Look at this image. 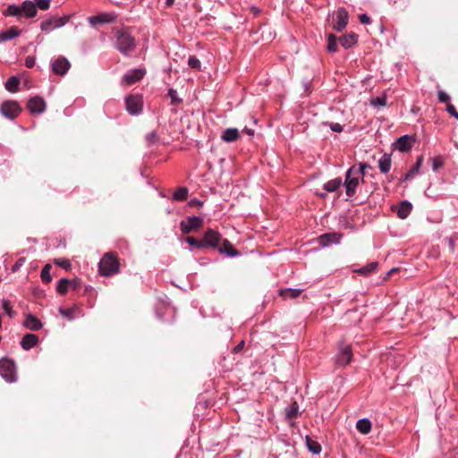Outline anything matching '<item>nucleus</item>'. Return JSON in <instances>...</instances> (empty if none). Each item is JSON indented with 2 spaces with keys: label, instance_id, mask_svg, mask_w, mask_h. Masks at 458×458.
I'll return each instance as SVG.
<instances>
[{
  "label": "nucleus",
  "instance_id": "1",
  "mask_svg": "<svg viewBox=\"0 0 458 458\" xmlns=\"http://www.w3.org/2000/svg\"><path fill=\"white\" fill-rule=\"evenodd\" d=\"M370 168L367 163H360L359 165H352L345 173L344 182L346 195L351 198L356 193L360 182H364L365 170Z\"/></svg>",
  "mask_w": 458,
  "mask_h": 458
},
{
  "label": "nucleus",
  "instance_id": "2",
  "mask_svg": "<svg viewBox=\"0 0 458 458\" xmlns=\"http://www.w3.org/2000/svg\"><path fill=\"white\" fill-rule=\"evenodd\" d=\"M114 47L123 55H128L136 47L135 38L127 30H114Z\"/></svg>",
  "mask_w": 458,
  "mask_h": 458
},
{
  "label": "nucleus",
  "instance_id": "3",
  "mask_svg": "<svg viewBox=\"0 0 458 458\" xmlns=\"http://www.w3.org/2000/svg\"><path fill=\"white\" fill-rule=\"evenodd\" d=\"M120 259L114 252L106 253L99 261L98 271L103 276H112L120 271Z\"/></svg>",
  "mask_w": 458,
  "mask_h": 458
},
{
  "label": "nucleus",
  "instance_id": "4",
  "mask_svg": "<svg viewBox=\"0 0 458 458\" xmlns=\"http://www.w3.org/2000/svg\"><path fill=\"white\" fill-rule=\"evenodd\" d=\"M0 375L7 382L13 383L17 380L16 366L13 360L8 358L0 360Z\"/></svg>",
  "mask_w": 458,
  "mask_h": 458
},
{
  "label": "nucleus",
  "instance_id": "5",
  "mask_svg": "<svg viewBox=\"0 0 458 458\" xmlns=\"http://www.w3.org/2000/svg\"><path fill=\"white\" fill-rule=\"evenodd\" d=\"M204 248L218 250L223 240L222 234L212 228H208L203 233Z\"/></svg>",
  "mask_w": 458,
  "mask_h": 458
},
{
  "label": "nucleus",
  "instance_id": "6",
  "mask_svg": "<svg viewBox=\"0 0 458 458\" xmlns=\"http://www.w3.org/2000/svg\"><path fill=\"white\" fill-rule=\"evenodd\" d=\"M204 220L201 216H193L180 222V229L183 234H189L202 227Z\"/></svg>",
  "mask_w": 458,
  "mask_h": 458
},
{
  "label": "nucleus",
  "instance_id": "7",
  "mask_svg": "<svg viewBox=\"0 0 458 458\" xmlns=\"http://www.w3.org/2000/svg\"><path fill=\"white\" fill-rule=\"evenodd\" d=\"M352 351L350 344L341 342L335 362L338 366H346L352 361Z\"/></svg>",
  "mask_w": 458,
  "mask_h": 458
},
{
  "label": "nucleus",
  "instance_id": "8",
  "mask_svg": "<svg viewBox=\"0 0 458 458\" xmlns=\"http://www.w3.org/2000/svg\"><path fill=\"white\" fill-rule=\"evenodd\" d=\"M335 20L333 23V29L341 32L345 29L349 21V14L344 7H339L335 12Z\"/></svg>",
  "mask_w": 458,
  "mask_h": 458
},
{
  "label": "nucleus",
  "instance_id": "9",
  "mask_svg": "<svg viewBox=\"0 0 458 458\" xmlns=\"http://www.w3.org/2000/svg\"><path fill=\"white\" fill-rule=\"evenodd\" d=\"M69 15H64L63 17H52L48 20L42 21L40 27L43 31H50L53 29L64 26L69 21Z\"/></svg>",
  "mask_w": 458,
  "mask_h": 458
},
{
  "label": "nucleus",
  "instance_id": "10",
  "mask_svg": "<svg viewBox=\"0 0 458 458\" xmlns=\"http://www.w3.org/2000/svg\"><path fill=\"white\" fill-rule=\"evenodd\" d=\"M415 138L413 136H410L408 134L403 135L399 137L394 143L393 147L394 149H397L400 152H408L410 151L413 144L415 143Z\"/></svg>",
  "mask_w": 458,
  "mask_h": 458
},
{
  "label": "nucleus",
  "instance_id": "11",
  "mask_svg": "<svg viewBox=\"0 0 458 458\" xmlns=\"http://www.w3.org/2000/svg\"><path fill=\"white\" fill-rule=\"evenodd\" d=\"M343 238V233L333 232V233H327L324 234H321L318 237V244L325 248L329 247L332 244H338L340 243L341 240Z\"/></svg>",
  "mask_w": 458,
  "mask_h": 458
},
{
  "label": "nucleus",
  "instance_id": "12",
  "mask_svg": "<svg viewBox=\"0 0 458 458\" xmlns=\"http://www.w3.org/2000/svg\"><path fill=\"white\" fill-rule=\"evenodd\" d=\"M126 108L131 114H136L142 111L143 100L141 96L131 95L129 96L126 100Z\"/></svg>",
  "mask_w": 458,
  "mask_h": 458
},
{
  "label": "nucleus",
  "instance_id": "13",
  "mask_svg": "<svg viewBox=\"0 0 458 458\" xmlns=\"http://www.w3.org/2000/svg\"><path fill=\"white\" fill-rule=\"evenodd\" d=\"M51 66L54 73L64 76L71 68V64L64 56H59L52 63Z\"/></svg>",
  "mask_w": 458,
  "mask_h": 458
},
{
  "label": "nucleus",
  "instance_id": "14",
  "mask_svg": "<svg viewBox=\"0 0 458 458\" xmlns=\"http://www.w3.org/2000/svg\"><path fill=\"white\" fill-rule=\"evenodd\" d=\"M46 101L38 96L31 98L27 103V108L32 114L43 113L46 110Z\"/></svg>",
  "mask_w": 458,
  "mask_h": 458
},
{
  "label": "nucleus",
  "instance_id": "15",
  "mask_svg": "<svg viewBox=\"0 0 458 458\" xmlns=\"http://www.w3.org/2000/svg\"><path fill=\"white\" fill-rule=\"evenodd\" d=\"M146 71L144 69H133L128 71L123 77V82L126 85H132L140 81L145 75Z\"/></svg>",
  "mask_w": 458,
  "mask_h": 458
},
{
  "label": "nucleus",
  "instance_id": "16",
  "mask_svg": "<svg viewBox=\"0 0 458 458\" xmlns=\"http://www.w3.org/2000/svg\"><path fill=\"white\" fill-rule=\"evenodd\" d=\"M22 111L21 106L18 102L13 100H8L2 104L1 106V114H18Z\"/></svg>",
  "mask_w": 458,
  "mask_h": 458
},
{
  "label": "nucleus",
  "instance_id": "17",
  "mask_svg": "<svg viewBox=\"0 0 458 458\" xmlns=\"http://www.w3.org/2000/svg\"><path fill=\"white\" fill-rule=\"evenodd\" d=\"M221 254H225L229 257H237L240 255V251L237 250L229 240L224 239L221 242L220 247L217 250Z\"/></svg>",
  "mask_w": 458,
  "mask_h": 458
},
{
  "label": "nucleus",
  "instance_id": "18",
  "mask_svg": "<svg viewBox=\"0 0 458 458\" xmlns=\"http://www.w3.org/2000/svg\"><path fill=\"white\" fill-rule=\"evenodd\" d=\"M114 19L115 17L112 13H99L98 15L89 17V22L92 26H97L105 23H111L114 21Z\"/></svg>",
  "mask_w": 458,
  "mask_h": 458
},
{
  "label": "nucleus",
  "instance_id": "19",
  "mask_svg": "<svg viewBox=\"0 0 458 458\" xmlns=\"http://www.w3.org/2000/svg\"><path fill=\"white\" fill-rule=\"evenodd\" d=\"M38 344V336L35 334L27 333L23 335L20 344L25 351H29Z\"/></svg>",
  "mask_w": 458,
  "mask_h": 458
},
{
  "label": "nucleus",
  "instance_id": "20",
  "mask_svg": "<svg viewBox=\"0 0 458 458\" xmlns=\"http://www.w3.org/2000/svg\"><path fill=\"white\" fill-rule=\"evenodd\" d=\"M23 326L32 331H38L42 328L41 321L32 314H28L23 321Z\"/></svg>",
  "mask_w": 458,
  "mask_h": 458
},
{
  "label": "nucleus",
  "instance_id": "21",
  "mask_svg": "<svg viewBox=\"0 0 458 458\" xmlns=\"http://www.w3.org/2000/svg\"><path fill=\"white\" fill-rule=\"evenodd\" d=\"M240 138V132L236 128H228L221 135V140L225 142H234Z\"/></svg>",
  "mask_w": 458,
  "mask_h": 458
},
{
  "label": "nucleus",
  "instance_id": "22",
  "mask_svg": "<svg viewBox=\"0 0 458 458\" xmlns=\"http://www.w3.org/2000/svg\"><path fill=\"white\" fill-rule=\"evenodd\" d=\"M359 36L354 32H350L339 38L340 44L344 48H350L358 41Z\"/></svg>",
  "mask_w": 458,
  "mask_h": 458
},
{
  "label": "nucleus",
  "instance_id": "23",
  "mask_svg": "<svg viewBox=\"0 0 458 458\" xmlns=\"http://www.w3.org/2000/svg\"><path fill=\"white\" fill-rule=\"evenodd\" d=\"M392 165L391 154L385 153L378 160V168L382 174H387Z\"/></svg>",
  "mask_w": 458,
  "mask_h": 458
},
{
  "label": "nucleus",
  "instance_id": "24",
  "mask_svg": "<svg viewBox=\"0 0 458 458\" xmlns=\"http://www.w3.org/2000/svg\"><path fill=\"white\" fill-rule=\"evenodd\" d=\"M21 32V30L18 27L12 26L8 30L0 32V41H7L13 39L18 37Z\"/></svg>",
  "mask_w": 458,
  "mask_h": 458
},
{
  "label": "nucleus",
  "instance_id": "25",
  "mask_svg": "<svg viewBox=\"0 0 458 458\" xmlns=\"http://www.w3.org/2000/svg\"><path fill=\"white\" fill-rule=\"evenodd\" d=\"M412 209V205L408 200H403L400 203L397 209V216L401 219L406 218Z\"/></svg>",
  "mask_w": 458,
  "mask_h": 458
},
{
  "label": "nucleus",
  "instance_id": "26",
  "mask_svg": "<svg viewBox=\"0 0 458 458\" xmlns=\"http://www.w3.org/2000/svg\"><path fill=\"white\" fill-rule=\"evenodd\" d=\"M301 289L285 288L279 291V295L284 300L296 299L301 295Z\"/></svg>",
  "mask_w": 458,
  "mask_h": 458
},
{
  "label": "nucleus",
  "instance_id": "27",
  "mask_svg": "<svg viewBox=\"0 0 458 458\" xmlns=\"http://www.w3.org/2000/svg\"><path fill=\"white\" fill-rule=\"evenodd\" d=\"M21 9V13H24L25 16L28 18L34 17L37 13L36 5L31 1L23 2Z\"/></svg>",
  "mask_w": 458,
  "mask_h": 458
},
{
  "label": "nucleus",
  "instance_id": "28",
  "mask_svg": "<svg viewBox=\"0 0 458 458\" xmlns=\"http://www.w3.org/2000/svg\"><path fill=\"white\" fill-rule=\"evenodd\" d=\"M356 428L359 432L361 434H368L371 430V422L369 419L363 418L357 421L356 423Z\"/></svg>",
  "mask_w": 458,
  "mask_h": 458
},
{
  "label": "nucleus",
  "instance_id": "29",
  "mask_svg": "<svg viewBox=\"0 0 458 458\" xmlns=\"http://www.w3.org/2000/svg\"><path fill=\"white\" fill-rule=\"evenodd\" d=\"M342 184H343L342 179L340 177H337V178H335V179H332V180H329L328 182H327L323 185V188L327 192H334L336 190H338Z\"/></svg>",
  "mask_w": 458,
  "mask_h": 458
},
{
  "label": "nucleus",
  "instance_id": "30",
  "mask_svg": "<svg viewBox=\"0 0 458 458\" xmlns=\"http://www.w3.org/2000/svg\"><path fill=\"white\" fill-rule=\"evenodd\" d=\"M430 163L432 166V170L434 172H437L439 169L443 168L445 163V157L442 155H437L430 158Z\"/></svg>",
  "mask_w": 458,
  "mask_h": 458
},
{
  "label": "nucleus",
  "instance_id": "31",
  "mask_svg": "<svg viewBox=\"0 0 458 458\" xmlns=\"http://www.w3.org/2000/svg\"><path fill=\"white\" fill-rule=\"evenodd\" d=\"M377 266H378L377 262H370V263L365 265L364 267L354 270V272L363 275V276H369L377 270Z\"/></svg>",
  "mask_w": 458,
  "mask_h": 458
},
{
  "label": "nucleus",
  "instance_id": "32",
  "mask_svg": "<svg viewBox=\"0 0 458 458\" xmlns=\"http://www.w3.org/2000/svg\"><path fill=\"white\" fill-rule=\"evenodd\" d=\"M306 445L310 452L314 454H318L321 452V445L318 442L313 440L309 436L306 437Z\"/></svg>",
  "mask_w": 458,
  "mask_h": 458
},
{
  "label": "nucleus",
  "instance_id": "33",
  "mask_svg": "<svg viewBox=\"0 0 458 458\" xmlns=\"http://www.w3.org/2000/svg\"><path fill=\"white\" fill-rule=\"evenodd\" d=\"M188 189L186 187H179L173 193L172 199L175 201H183L188 197Z\"/></svg>",
  "mask_w": 458,
  "mask_h": 458
},
{
  "label": "nucleus",
  "instance_id": "34",
  "mask_svg": "<svg viewBox=\"0 0 458 458\" xmlns=\"http://www.w3.org/2000/svg\"><path fill=\"white\" fill-rule=\"evenodd\" d=\"M20 79L16 76H12L5 82V89L10 92H17L19 89Z\"/></svg>",
  "mask_w": 458,
  "mask_h": 458
},
{
  "label": "nucleus",
  "instance_id": "35",
  "mask_svg": "<svg viewBox=\"0 0 458 458\" xmlns=\"http://www.w3.org/2000/svg\"><path fill=\"white\" fill-rule=\"evenodd\" d=\"M70 284V279L62 278L58 281L56 284V292L61 295H65L68 292Z\"/></svg>",
  "mask_w": 458,
  "mask_h": 458
},
{
  "label": "nucleus",
  "instance_id": "36",
  "mask_svg": "<svg viewBox=\"0 0 458 458\" xmlns=\"http://www.w3.org/2000/svg\"><path fill=\"white\" fill-rule=\"evenodd\" d=\"M299 405L296 402H293L290 406L285 408V417L287 420L296 418L298 415Z\"/></svg>",
  "mask_w": 458,
  "mask_h": 458
},
{
  "label": "nucleus",
  "instance_id": "37",
  "mask_svg": "<svg viewBox=\"0 0 458 458\" xmlns=\"http://www.w3.org/2000/svg\"><path fill=\"white\" fill-rule=\"evenodd\" d=\"M51 268H52L51 265L47 264L44 266V267L41 270L40 277L44 284H48L52 280V277L50 275Z\"/></svg>",
  "mask_w": 458,
  "mask_h": 458
},
{
  "label": "nucleus",
  "instance_id": "38",
  "mask_svg": "<svg viewBox=\"0 0 458 458\" xmlns=\"http://www.w3.org/2000/svg\"><path fill=\"white\" fill-rule=\"evenodd\" d=\"M369 103L374 107L385 106L386 105V96L384 93L381 96L371 98Z\"/></svg>",
  "mask_w": 458,
  "mask_h": 458
},
{
  "label": "nucleus",
  "instance_id": "39",
  "mask_svg": "<svg viewBox=\"0 0 458 458\" xmlns=\"http://www.w3.org/2000/svg\"><path fill=\"white\" fill-rule=\"evenodd\" d=\"M327 48L329 52H336L338 50L337 37L335 34L331 33L328 35Z\"/></svg>",
  "mask_w": 458,
  "mask_h": 458
},
{
  "label": "nucleus",
  "instance_id": "40",
  "mask_svg": "<svg viewBox=\"0 0 458 458\" xmlns=\"http://www.w3.org/2000/svg\"><path fill=\"white\" fill-rule=\"evenodd\" d=\"M424 157L422 155L417 157L415 165L408 171L413 177L420 173V169L423 164Z\"/></svg>",
  "mask_w": 458,
  "mask_h": 458
},
{
  "label": "nucleus",
  "instance_id": "41",
  "mask_svg": "<svg viewBox=\"0 0 458 458\" xmlns=\"http://www.w3.org/2000/svg\"><path fill=\"white\" fill-rule=\"evenodd\" d=\"M4 14L9 16H20L21 14V9L20 6L15 4L9 5L4 12Z\"/></svg>",
  "mask_w": 458,
  "mask_h": 458
},
{
  "label": "nucleus",
  "instance_id": "42",
  "mask_svg": "<svg viewBox=\"0 0 458 458\" xmlns=\"http://www.w3.org/2000/svg\"><path fill=\"white\" fill-rule=\"evenodd\" d=\"M185 242L194 248H197V249L204 248L203 238L201 240H198L192 236H188L185 238Z\"/></svg>",
  "mask_w": 458,
  "mask_h": 458
},
{
  "label": "nucleus",
  "instance_id": "43",
  "mask_svg": "<svg viewBox=\"0 0 458 458\" xmlns=\"http://www.w3.org/2000/svg\"><path fill=\"white\" fill-rule=\"evenodd\" d=\"M167 97L171 100V105L176 106L182 102V99L178 97L176 90L170 89L168 90Z\"/></svg>",
  "mask_w": 458,
  "mask_h": 458
},
{
  "label": "nucleus",
  "instance_id": "44",
  "mask_svg": "<svg viewBox=\"0 0 458 458\" xmlns=\"http://www.w3.org/2000/svg\"><path fill=\"white\" fill-rule=\"evenodd\" d=\"M2 308L4 310V312L12 318L14 317L15 312L13 310V306L11 305L10 301L7 300L2 301Z\"/></svg>",
  "mask_w": 458,
  "mask_h": 458
},
{
  "label": "nucleus",
  "instance_id": "45",
  "mask_svg": "<svg viewBox=\"0 0 458 458\" xmlns=\"http://www.w3.org/2000/svg\"><path fill=\"white\" fill-rule=\"evenodd\" d=\"M74 311H75V308H69V309H64L63 307L59 308L60 314L69 320H72L74 318V315H73Z\"/></svg>",
  "mask_w": 458,
  "mask_h": 458
},
{
  "label": "nucleus",
  "instance_id": "46",
  "mask_svg": "<svg viewBox=\"0 0 458 458\" xmlns=\"http://www.w3.org/2000/svg\"><path fill=\"white\" fill-rule=\"evenodd\" d=\"M55 264L65 270L72 267L71 261L68 259H55Z\"/></svg>",
  "mask_w": 458,
  "mask_h": 458
},
{
  "label": "nucleus",
  "instance_id": "47",
  "mask_svg": "<svg viewBox=\"0 0 458 458\" xmlns=\"http://www.w3.org/2000/svg\"><path fill=\"white\" fill-rule=\"evenodd\" d=\"M188 64L191 68L199 70L200 69V61L194 55H191L188 59Z\"/></svg>",
  "mask_w": 458,
  "mask_h": 458
},
{
  "label": "nucleus",
  "instance_id": "48",
  "mask_svg": "<svg viewBox=\"0 0 458 458\" xmlns=\"http://www.w3.org/2000/svg\"><path fill=\"white\" fill-rule=\"evenodd\" d=\"M456 241H458V233H454V235L445 238V242H447L451 251H454Z\"/></svg>",
  "mask_w": 458,
  "mask_h": 458
},
{
  "label": "nucleus",
  "instance_id": "49",
  "mask_svg": "<svg viewBox=\"0 0 458 458\" xmlns=\"http://www.w3.org/2000/svg\"><path fill=\"white\" fill-rule=\"evenodd\" d=\"M146 141L148 146L154 145L158 141L157 134L155 131L149 132L146 136Z\"/></svg>",
  "mask_w": 458,
  "mask_h": 458
},
{
  "label": "nucleus",
  "instance_id": "50",
  "mask_svg": "<svg viewBox=\"0 0 458 458\" xmlns=\"http://www.w3.org/2000/svg\"><path fill=\"white\" fill-rule=\"evenodd\" d=\"M35 5L40 10H47L50 6V0H36Z\"/></svg>",
  "mask_w": 458,
  "mask_h": 458
},
{
  "label": "nucleus",
  "instance_id": "51",
  "mask_svg": "<svg viewBox=\"0 0 458 458\" xmlns=\"http://www.w3.org/2000/svg\"><path fill=\"white\" fill-rule=\"evenodd\" d=\"M324 125H328L333 131L341 132L343 131V125L338 123H323Z\"/></svg>",
  "mask_w": 458,
  "mask_h": 458
},
{
  "label": "nucleus",
  "instance_id": "52",
  "mask_svg": "<svg viewBox=\"0 0 458 458\" xmlns=\"http://www.w3.org/2000/svg\"><path fill=\"white\" fill-rule=\"evenodd\" d=\"M81 286V280L79 278L70 279L69 288L78 290Z\"/></svg>",
  "mask_w": 458,
  "mask_h": 458
},
{
  "label": "nucleus",
  "instance_id": "53",
  "mask_svg": "<svg viewBox=\"0 0 458 458\" xmlns=\"http://www.w3.org/2000/svg\"><path fill=\"white\" fill-rule=\"evenodd\" d=\"M438 99L440 102L447 104V103H449L450 97L445 92L440 90L438 92Z\"/></svg>",
  "mask_w": 458,
  "mask_h": 458
},
{
  "label": "nucleus",
  "instance_id": "54",
  "mask_svg": "<svg viewBox=\"0 0 458 458\" xmlns=\"http://www.w3.org/2000/svg\"><path fill=\"white\" fill-rule=\"evenodd\" d=\"M25 65L28 68H32L35 65V58L33 56H27L25 59Z\"/></svg>",
  "mask_w": 458,
  "mask_h": 458
},
{
  "label": "nucleus",
  "instance_id": "55",
  "mask_svg": "<svg viewBox=\"0 0 458 458\" xmlns=\"http://www.w3.org/2000/svg\"><path fill=\"white\" fill-rule=\"evenodd\" d=\"M446 111L449 114H458V112L456 111L454 105H452L450 102L446 104Z\"/></svg>",
  "mask_w": 458,
  "mask_h": 458
},
{
  "label": "nucleus",
  "instance_id": "56",
  "mask_svg": "<svg viewBox=\"0 0 458 458\" xmlns=\"http://www.w3.org/2000/svg\"><path fill=\"white\" fill-rule=\"evenodd\" d=\"M244 345H245V342L242 340L233 349V353H238L242 351V349L244 348Z\"/></svg>",
  "mask_w": 458,
  "mask_h": 458
},
{
  "label": "nucleus",
  "instance_id": "57",
  "mask_svg": "<svg viewBox=\"0 0 458 458\" xmlns=\"http://www.w3.org/2000/svg\"><path fill=\"white\" fill-rule=\"evenodd\" d=\"M24 261H25V259H24V258H21V259H19L16 261V263L13 266V268H12L13 272L17 271V270L20 268V267L22 265V263H23Z\"/></svg>",
  "mask_w": 458,
  "mask_h": 458
},
{
  "label": "nucleus",
  "instance_id": "58",
  "mask_svg": "<svg viewBox=\"0 0 458 458\" xmlns=\"http://www.w3.org/2000/svg\"><path fill=\"white\" fill-rule=\"evenodd\" d=\"M359 20L362 24H368L370 22V18L365 13L360 14L359 16Z\"/></svg>",
  "mask_w": 458,
  "mask_h": 458
},
{
  "label": "nucleus",
  "instance_id": "59",
  "mask_svg": "<svg viewBox=\"0 0 458 458\" xmlns=\"http://www.w3.org/2000/svg\"><path fill=\"white\" fill-rule=\"evenodd\" d=\"M412 178H413V176H412L411 174H409V172H407L405 174H403V175L401 177V179H400V183H403V182H406V181H408V180H411V179H412Z\"/></svg>",
  "mask_w": 458,
  "mask_h": 458
},
{
  "label": "nucleus",
  "instance_id": "60",
  "mask_svg": "<svg viewBox=\"0 0 458 458\" xmlns=\"http://www.w3.org/2000/svg\"><path fill=\"white\" fill-rule=\"evenodd\" d=\"M202 204H203V202H202V201H200V200H199V199H191V200L190 201V205H191V206L196 205V206H198V207H201V206H202Z\"/></svg>",
  "mask_w": 458,
  "mask_h": 458
},
{
  "label": "nucleus",
  "instance_id": "61",
  "mask_svg": "<svg viewBox=\"0 0 458 458\" xmlns=\"http://www.w3.org/2000/svg\"><path fill=\"white\" fill-rule=\"evenodd\" d=\"M243 131H244L245 133H247L248 135H253V134H254V131H253L252 129H249V128H247V127H245V128L243 129Z\"/></svg>",
  "mask_w": 458,
  "mask_h": 458
},
{
  "label": "nucleus",
  "instance_id": "62",
  "mask_svg": "<svg viewBox=\"0 0 458 458\" xmlns=\"http://www.w3.org/2000/svg\"><path fill=\"white\" fill-rule=\"evenodd\" d=\"M174 0H165V4L167 6H171L172 4H174Z\"/></svg>",
  "mask_w": 458,
  "mask_h": 458
},
{
  "label": "nucleus",
  "instance_id": "63",
  "mask_svg": "<svg viewBox=\"0 0 458 458\" xmlns=\"http://www.w3.org/2000/svg\"><path fill=\"white\" fill-rule=\"evenodd\" d=\"M251 10L254 13H258L259 12L257 7H252Z\"/></svg>",
  "mask_w": 458,
  "mask_h": 458
},
{
  "label": "nucleus",
  "instance_id": "64",
  "mask_svg": "<svg viewBox=\"0 0 458 458\" xmlns=\"http://www.w3.org/2000/svg\"><path fill=\"white\" fill-rule=\"evenodd\" d=\"M7 117L10 118L11 120H13L16 116L10 115V116H7Z\"/></svg>",
  "mask_w": 458,
  "mask_h": 458
}]
</instances>
